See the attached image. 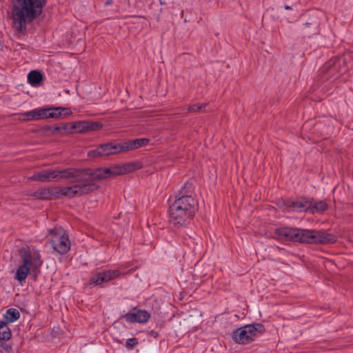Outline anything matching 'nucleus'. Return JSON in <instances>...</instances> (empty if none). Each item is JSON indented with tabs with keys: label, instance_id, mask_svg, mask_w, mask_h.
Instances as JSON below:
<instances>
[{
	"label": "nucleus",
	"instance_id": "f257e3e1",
	"mask_svg": "<svg viewBox=\"0 0 353 353\" xmlns=\"http://www.w3.org/2000/svg\"><path fill=\"white\" fill-rule=\"evenodd\" d=\"M274 239L281 241H292L309 244H332L337 241L334 234L324 230H307L283 227L276 228Z\"/></svg>",
	"mask_w": 353,
	"mask_h": 353
},
{
	"label": "nucleus",
	"instance_id": "f03ea898",
	"mask_svg": "<svg viewBox=\"0 0 353 353\" xmlns=\"http://www.w3.org/2000/svg\"><path fill=\"white\" fill-rule=\"evenodd\" d=\"M12 7L14 28L23 34L27 32V24L39 17L47 0H12Z\"/></svg>",
	"mask_w": 353,
	"mask_h": 353
},
{
	"label": "nucleus",
	"instance_id": "7ed1b4c3",
	"mask_svg": "<svg viewBox=\"0 0 353 353\" xmlns=\"http://www.w3.org/2000/svg\"><path fill=\"white\" fill-rule=\"evenodd\" d=\"M196 210V201L192 195L176 196L174 202L170 205V223L177 228L186 226Z\"/></svg>",
	"mask_w": 353,
	"mask_h": 353
},
{
	"label": "nucleus",
	"instance_id": "20e7f679",
	"mask_svg": "<svg viewBox=\"0 0 353 353\" xmlns=\"http://www.w3.org/2000/svg\"><path fill=\"white\" fill-rule=\"evenodd\" d=\"M79 168H68L59 170H43L36 172L31 176L30 179L40 182H57L63 179H70V177H77L79 179Z\"/></svg>",
	"mask_w": 353,
	"mask_h": 353
},
{
	"label": "nucleus",
	"instance_id": "39448f33",
	"mask_svg": "<svg viewBox=\"0 0 353 353\" xmlns=\"http://www.w3.org/2000/svg\"><path fill=\"white\" fill-rule=\"evenodd\" d=\"M265 332V327L261 323L248 324L234 330L232 337L235 343L246 345L252 342Z\"/></svg>",
	"mask_w": 353,
	"mask_h": 353
},
{
	"label": "nucleus",
	"instance_id": "423d86ee",
	"mask_svg": "<svg viewBox=\"0 0 353 353\" xmlns=\"http://www.w3.org/2000/svg\"><path fill=\"white\" fill-rule=\"evenodd\" d=\"M79 179L80 181H88L94 183L95 181H101L114 177L111 168H79Z\"/></svg>",
	"mask_w": 353,
	"mask_h": 353
},
{
	"label": "nucleus",
	"instance_id": "0eeeda50",
	"mask_svg": "<svg viewBox=\"0 0 353 353\" xmlns=\"http://www.w3.org/2000/svg\"><path fill=\"white\" fill-rule=\"evenodd\" d=\"M345 61L342 57H335L327 61L319 70V79L321 82L327 81L341 72Z\"/></svg>",
	"mask_w": 353,
	"mask_h": 353
},
{
	"label": "nucleus",
	"instance_id": "6e6552de",
	"mask_svg": "<svg viewBox=\"0 0 353 353\" xmlns=\"http://www.w3.org/2000/svg\"><path fill=\"white\" fill-rule=\"evenodd\" d=\"M70 183H75L68 188H70L68 190V197L73 198L77 196H82L87 194L90 192H94L99 188V185L94 183H90L88 181H80L77 177H70Z\"/></svg>",
	"mask_w": 353,
	"mask_h": 353
},
{
	"label": "nucleus",
	"instance_id": "1a4fd4ad",
	"mask_svg": "<svg viewBox=\"0 0 353 353\" xmlns=\"http://www.w3.org/2000/svg\"><path fill=\"white\" fill-rule=\"evenodd\" d=\"M37 120L44 119H59L65 118L72 114V111L68 108L63 107H48L35 109Z\"/></svg>",
	"mask_w": 353,
	"mask_h": 353
},
{
	"label": "nucleus",
	"instance_id": "9d476101",
	"mask_svg": "<svg viewBox=\"0 0 353 353\" xmlns=\"http://www.w3.org/2000/svg\"><path fill=\"white\" fill-rule=\"evenodd\" d=\"M19 255L23 263L30 268H40L42 265L43 261L41 259V254L37 250H31L29 248H22L19 250Z\"/></svg>",
	"mask_w": 353,
	"mask_h": 353
},
{
	"label": "nucleus",
	"instance_id": "9b49d317",
	"mask_svg": "<svg viewBox=\"0 0 353 353\" xmlns=\"http://www.w3.org/2000/svg\"><path fill=\"white\" fill-rule=\"evenodd\" d=\"M103 123L100 121H78L72 122V128H74V133L83 134L101 129Z\"/></svg>",
	"mask_w": 353,
	"mask_h": 353
},
{
	"label": "nucleus",
	"instance_id": "f8f14e48",
	"mask_svg": "<svg viewBox=\"0 0 353 353\" xmlns=\"http://www.w3.org/2000/svg\"><path fill=\"white\" fill-rule=\"evenodd\" d=\"M120 272L119 270H105L93 274L90 280L89 285H101L103 283H107L112 279L119 276Z\"/></svg>",
	"mask_w": 353,
	"mask_h": 353
},
{
	"label": "nucleus",
	"instance_id": "ddd939ff",
	"mask_svg": "<svg viewBox=\"0 0 353 353\" xmlns=\"http://www.w3.org/2000/svg\"><path fill=\"white\" fill-rule=\"evenodd\" d=\"M52 248L61 254H66L70 249V242L68 236L63 233L62 234H55L50 241Z\"/></svg>",
	"mask_w": 353,
	"mask_h": 353
},
{
	"label": "nucleus",
	"instance_id": "4468645a",
	"mask_svg": "<svg viewBox=\"0 0 353 353\" xmlns=\"http://www.w3.org/2000/svg\"><path fill=\"white\" fill-rule=\"evenodd\" d=\"M114 176L123 175L135 171L141 168L139 162H130L124 164H114L110 167Z\"/></svg>",
	"mask_w": 353,
	"mask_h": 353
},
{
	"label": "nucleus",
	"instance_id": "2eb2a0df",
	"mask_svg": "<svg viewBox=\"0 0 353 353\" xmlns=\"http://www.w3.org/2000/svg\"><path fill=\"white\" fill-rule=\"evenodd\" d=\"M150 315V314L143 310H138L135 312H129L121 316V318L125 319L128 323H143L148 321Z\"/></svg>",
	"mask_w": 353,
	"mask_h": 353
},
{
	"label": "nucleus",
	"instance_id": "dca6fc26",
	"mask_svg": "<svg viewBox=\"0 0 353 353\" xmlns=\"http://www.w3.org/2000/svg\"><path fill=\"white\" fill-rule=\"evenodd\" d=\"M310 198L301 196L297 198L296 200L290 201L288 205L289 208H292L294 211L298 212H310Z\"/></svg>",
	"mask_w": 353,
	"mask_h": 353
},
{
	"label": "nucleus",
	"instance_id": "f3484780",
	"mask_svg": "<svg viewBox=\"0 0 353 353\" xmlns=\"http://www.w3.org/2000/svg\"><path fill=\"white\" fill-rule=\"evenodd\" d=\"M300 31L304 37H311L319 34V21L317 19H312L310 21L303 23L300 28Z\"/></svg>",
	"mask_w": 353,
	"mask_h": 353
},
{
	"label": "nucleus",
	"instance_id": "a211bd4d",
	"mask_svg": "<svg viewBox=\"0 0 353 353\" xmlns=\"http://www.w3.org/2000/svg\"><path fill=\"white\" fill-rule=\"evenodd\" d=\"M109 155H112L110 143L101 144L96 148L90 150L88 152V156L89 157H99Z\"/></svg>",
	"mask_w": 353,
	"mask_h": 353
},
{
	"label": "nucleus",
	"instance_id": "6ab92c4d",
	"mask_svg": "<svg viewBox=\"0 0 353 353\" xmlns=\"http://www.w3.org/2000/svg\"><path fill=\"white\" fill-rule=\"evenodd\" d=\"M54 190H56L54 187L40 188L35 191L32 194V196L37 199L51 200L55 199V194H54Z\"/></svg>",
	"mask_w": 353,
	"mask_h": 353
},
{
	"label": "nucleus",
	"instance_id": "aec40b11",
	"mask_svg": "<svg viewBox=\"0 0 353 353\" xmlns=\"http://www.w3.org/2000/svg\"><path fill=\"white\" fill-rule=\"evenodd\" d=\"M150 140L148 138H138L133 140H129L125 142L127 151L137 150L143 146L147 145Z\"/></svg>",
	"mask_w": 353,
	"mask_h": 353
},
{
	"label": "nucleus",
	"instance_id": "412c9836",
	"mask_svg": "<svg viewBox=\"0 0 353 353\" xmlns=\"http://www.w3.org/2000/svg\"><path fill=\"white\" fill-rule=\"evenodd\" d=\"M43 81L42 73L38 70H32L28 74V81L32 86H39Z\"/></svg>",
	"mask_w": 353,
	"mask_h": 353
},
{
	"label": "nucleus",
	"instance_id": "4be33fe9",
	"mask_svg": "<svg viewBox=\"0 0 353 353\" xmlns=\"http://www.w3.org/2000/svg\"><path fill=\"white\" fill-rule=\"evenodd\" d=\"M311 199V208H310V213H323L325 212L327 208L328 205L324 201H319L318 202L314 201V199Z\"/></svg>",
	"mask_w": 353,
	"mask_h": 353
},
{
	"label": "nucleus",
	"instance_id": "5701e85b",
	"mask_svg": "<svg viewBox=\"0 0 353 353\" xmlns=\"http://www.w3.org/2000/svg\"><path fill=\"white\" fill-rule=\"evenodd\" d=\"M30 272V268L28 265L22 263L17 270L15 279L20 283L24 282Z\"/></svg>",
	"mask_w": 353,
	"mask_h": 353
},
{
	"label": "nucleus",
	"instance_id": "b1692460",
	"mask_svg": "<svg viewBox=\"0 0 353 353\" xmlns=\"http://www.w3.org/2000/svg\"><path fill=\"white\" fill-rule=\"evenodd\" d=\"M12 337V332L8 323L0 320V340L8 341Z\"/></svg>",
	"mask_w": 353,
	"mask_h": 353
},
{
	"label": "nucleus",
	"instance_id": "393cba45",
	"mask_svg": "<svg viewBox=\"0 0 353 353\" xmlns=\"http://www.w3.org/2000/svg\"><path fill=\"white\" fill-rule=\"evenodd\" d=\"M20 317L19 312L15 308H10L6 311L3 315L4 322L6 323H13L18 320Z\"/></svg>",
	"mask_w": 353,
	"mask_h": 353
},
{
	"label": "nucleus",
	"instance_id": "a878e982",
	"mask_svg": "<svg viewBox=\"0 0 353 353\" xmlns=\"http://www.w3.org/2000/svg\"><path fill=\"white\" fill-rule=\"evenodd\" d=\"M110 147L111 149L112 155L119 154L123 152H127L125 142L120 143L110 142Z\"/></svg>",
	"mask_w": 353,
	"mask_h": 353
},
{
	"label": "nucleus",
	"instance_id": "bb28decb",
	"mask_svg": "<svg viewBox=\"0 0 353 353\" xmlns=\"http://www.w3.org/2000/svg\"><path fill=\"white\" fill-rule=\"evenodd\" d=\"M43 134L46 137H52L54 136L55 134L59 133L60 131V128L59 125L56 126H51V125H44L41 128Z\"/></svg>",
	"mask_w": 353,
	"mask_h": 353
},
{
	"label": "nucleus",
	"instance_id": "cd10ccee",
	"mask_svg": "<svg viewBox=\"0 0 353 353\" xmlns=\"http://www.w3.org/2000/svg\"><path fill=\"white\" fill-rule=\"evenodd\" d=\"M19 120L23 121L37 120L36 110L21 113Z\"/></svg>",
	"mask_w": 353,
	"mask_h": 353
},
{
	"label": "nucleus",
	"instance_id": "c85d7f7f",
	"mask_svg": "<svg viewBox=\"0 0 353 353\" xmlns=\"http://www.w3.org/2000/svg\"><path fill=\"white\" fill-rule=\"evenodd\" d=\"M208 105V103H203L201 104H193L188 108V112H205L206 111V107Z\"/></svg>",
	"mask_w": 353,
	"mask_h": 353
},
{
	"label": "nucleus",
	"instance_id": "c756f323",
	"mask_svg": "<svg viewBox=\"0 0 353 353\" xmlns=\"http://www.w3.org/2000/svg\"><path fill=\"white\" fill-rule=\"evenodd\" d=\"M72 122L63 123L61 126H59L60 131L59 133L62 136L66 134L74 133V128H72Z\"/></svg>",
	"mask_w": 353,
	"mask_h": 353
},
{
	"label": "nucleus",
	"instance_id": "7c9ffc66",
	"mask_svg": "<svg viewBox=\"0 0 353 353\" xmlns=\"http://www.w3.org/2000/svg\"><path fill=\"white\" fill-rule=\"evenodd\" d=\"M192 192V183L187 181L184 183L183 186L179 190L177 196L190 195Z\"/></svg>",
	"mask_w": 353,
	"mask_h": 353
},
{
	"label": "nucleus",
	"instance_id": "2f4dec72",
	"mask_svg": "<svg viewBox=\"0 0 353 353\" xmlns=\"http://www.w3.org/2000/svg\"><path fill=\"white\" fill-rule=\"evenodd\" d=\"M54 194H55V199H59L61 196H68L69 195L68 190H70V188H68L66 187L59 188V187H54Z\"/></svg>",
	"mask_w": 353,
	"mask_h": 353
},
{
	"label": "nucleus",
	"instance_id": "473e14b6",
	"mask_svg": "<svg viewBox=\"0 0 353 353\" xmlns=\"http://www.w3.org/2000/svg\"><path fill=\"white\" fill-rule=\"evenodd\" d=\"M138 343H139V342H138L137 339L135 337H133V338L127 339V341H125V346L128 349L132 350V349L134 348L138 345Z\"/></svg>",
	"mask_w": 353,
	"mask_h": 353
},
{
	"label": "nucleus",
	"instance_id": "72a5a7b5",
	"mask_svg": "<svg viewBox=\"0 0 353 353\" xmlns=\"http://www.w3.org/2000/svg\"><path fill=\"white\" fill-rule=\"evenodd\" d=\"M5 342L0 340V352H3V350L6 352H10L12 351L11 345L6 344Z\"/></svg>",
	"mask_w": 353,
	"mask_h": 353
},
{
	"label": "nucleus",
	"instance_id": "f704fd0d",
	"mask_svg": "<svg viewBox=\"0 0 353 353\" xmlns=\"http://www.w3.org/2000/svg\"><path fill=\"white\" fill-rule=\"evenodd\" d=\"M32 268V275L33 276L34 280L36 281L37 279L38 272H40V270H39L40 268Z\"/></svg>",
	"mask_w": 353,
	"mask_h": 353
},
{
	"label": "nucleus",
	"instance_id": "c9c22d12",
	"mask_svg": "<svg viewBox=\"0 0 353 353\" xmlns=\"http://www.w3.org/2000/svg\"><path fill=\"white\" fill-rule=\"evenodd\" d=\"M131 17H136V18H143L145 19L142 16H139V15H132L130 16Z\"/></svg>",
	"mask_w": 353,
	"mask_h": 353
},
{
	"label": "nucleus",
	"instance_id": "e433bc0d",
	"mask_svg": "<svg viewBox=\"0 0 353 353\" xmlns=\"http://www.w3.org/2000/svg\"><path fill=\"white\" fill-rule=\"evenodd\" d=\"M284 8L286 9V10H291L292 9V7L290 6H288V5H285L284 6Z\"/></svg>",
	"mask_w": 353,
	"mask_h": 353
},
{
	"label": "nucleus",
	"instance_id": "4c0bfd02",
	"mask_svg": "<svg viewBox=\"0 0 353 353\" xmlns=\"http://www.w3.org/2000/svg\"><path fill=\"white\" fill-rule=\"evenodd\" d=\"M151 332H152V336H158V333L157 332H156L154 331H152Z\"/></svg>",
	"mask_w": 353,
	"mask_h": 353
},
{
	"label": "nucleus",
	"instance_id": "58836bf2",
	"mask_svg": "<svg viewBox=\"0 0 353 353\" xmlns=\"http://www.w3.org/2000/svg\"><path fill=\"white\" fill-rule=\"evenodd\" d=\"M0 49L2 50L3 49V45H2V43H1V41L0 40Z\"/></svg>",
	"mask_w": 353,
	"mask_h": 353
},
{
	"label": "nucleus",
	"instance_id": "ea45409f",
	"mask_svg": "<svg viewBox=\"0 0 353 353\" xmlns=\"http://www.w3.org/2000/svg\"><path fill=\"white\" fill-rule=\"evenodd\" d=\"M275 248L278 250H280L281 249L278 247V246H276Z\"/></svg>",
	"mask_w": 353,
	"mask_h": 353
}]
</instances>
